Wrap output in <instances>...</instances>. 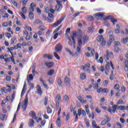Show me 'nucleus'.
I'll return each instance as SVG.
<instances>
[{"label":"nucleus","mask_w":128,"mask_h":128,"mask_svg":"<svg viewBox=\"0 0 128 128\" xmlns=\"http://www.w3.org/2000/svg\"><path fill=\"white\" fill-rule=\"evenodd\" d=\"M116 110H126V107H124V106H118V105H113V106L108 107V112L114 114Z\"/></svg>","instance_id":"obj_1"},{"label":"nucleus","mask_w":128,"mask_h":128,"mask_svg":"<svg viewBox=\"0 0 128 128\" xmlns=\"http://www.w3.org/2000/svg\"><path fill=\"white\" fill-rule=\"evenodd\" d=\"M103 58L106 60H110V58H114V54L112 52H110L108 50H107L104 53Z\"/></svg>","instance_id":"obj_2"},{"label":"nucleus","mask_w":128,"mask_h":128,"mask_svg":"<svg viewBox=\"0 0 128 128\" xmlns=\"http://www.w3.org/2000/svg\"><path fill=\"white\" fill-rule=\"evenodd\" d=\"M110 66H111L112 70H114V64H112V61L106 62V64L105 66V74L106 76H108V70H110Z\"/></svg>","instance_id":"obj_3"},{"label":"nucleus","mask_w":128,"mask_h":128,"mask_svg":"<svg viewBox=\"0 0 128 128\" xmlns=\"http://www.w3.org/2000/svg\"><path fill=\"white\" fill-rule=\"evenodd\" d=\"M28 94H26L25 96V99L24 101L22 102V108H23V112H25L26 110V107L28 106Z\"/></svg>","instance_id":"obj_4"},{"label":"nucleus","mask_w":128,"mask_h":128,"mask_svg":"<svg viewBox=\"0 0 128 128\" xmlns=\"http://www.w3.org/2000/svg\"><path fill=\"white\" fill-rule=\"evenodd\" d=\"M68 40H69L68 42V44L70 46H73L74 48H76V40H74V36H71V38L68 37Z\"/></svg>","instance_id":"obj_5"},{"label":"nucleus","mask_w":128,"mask_h":128,"mask_svg":"<svg viewBox=\"0 0 128 128\" xmlns=\"http://www.w3.org/2000/svg\"><path fill=\"white\" fill-rule=\"evenodd\" d=\"M62 100V96H60V94H58L56 96V108L57 110H58V108H60V102Z\"/></svg>","instance_id":"obj_6"},{"label":"nucleus","mask_w":128,"mask_h":128,"mask_svg":"<svg viewBox=\"0 0 128 128\" xmlns=\"http://www.w3.org/2000/svg\"><path fill=\"white\" fill-rule=\"evenodd\" d=\"M64 20V17L61 18L56 22L52 24V28H56V26H58V24H62V22Z\"/></svg>","instance_id":"obj_7"},{"label":"nucleus","mask_w":128,"mask_h":128,"mask_svg":"<svg viewBox=\"0 0 128 128\" xmlns=\"http://www.w3.org/2000/svg\"><path fill=\"white\" fill-rule=\"evenodd\" d=\"M105 20H110L111 22L113 24H114L116 22H118V20L114 18V16H108L106 18Z\"/></svg>","instance_id":"obj_8"},{"label":"nucleus","mask_w":128,"mask_h":128,"mask_svg":"<svg viewBox=\"0 0 128 128\" xmlns=\"http://www.w3.org/2000/svg\"><path fill=\"white\" fill-rule=\"evenodd\" d=\"M62 44H60V43H58L55 47V52H60L62 50Z\"/></svg>","instance_id":"obj_9"},{"label":"nucleus","mask_w":128,"mask_h":128,"mask_svg":"<svg viewBox=\"0 0 128 128\" xmlns=\"http://www.w3.org/2000/svg\"><path fill=\"white\" fill-rule=\"evenodd\" d=\"M57 2V4L56 6V8H58V10H60V8H62V4H60V2H66V0H58V1H56Z\"/></svg>","instance_id":"obj_10"},{"label":"nucleus","mask_w":128,"mask_h":128,"mask_svg":"<svg viewBox=\"0 0 128 128\" xmlns=\"http://www.w3.org/2000/svg\"><path fill=\"white\" fill-rule=\"evenodd\" d=\"M104 13L98 12V13L95 14L94 16H95V18H97V20H100V18H102L104 16Z\"/></svg>","instance_id":"obj_11"},{"label":"nucleus","mask_w":128,"mask_h":128,"mask_svg":"<svg viewBox=\"0 0 128 128\" xmlns=\"http://www.w3.org/2000/svg\"><path fill=\"white\" fill-rule=\"evenodd\" d=\"M97 92H98V93L103 92L104 94H106L108 92V89L106 88H100V89L97 90Z\"/></svg>","instance_id":"obj_12"},{"label":"nucleus","mask_w":128,"mask_h":128,"mask_svg":"<svg viewBox=\"0 0 128 128\" xmlns=\"http://www.w3.org/2000/svg\"><path fill=\"white\" fill-rule=\"evenodd\" d=\"M64 82L65 84L68 86V88H70V79H68V76H66L64 78Z\"/></svg>","instance_id":"obj_13"},{"label":"nucleus","mask_w":128,"mask_h":128,"mask_svg":"<svg viewBox=\"0 0 128 128\" xmlns=\"http://www.w3.org/2000/svg\"><path fill=\"white\" fill-rule=\"evenodd\" d=\"M36 90L37 94H40V96H42V88H40V84L37 85Z\"/></svg>","instance_id":"obj_14"},{"label":"nucleus","mask_w":128,"mask_h":128,"mask_svg":"<svg viewBox=\"0 0 128 128\" xmlns=\"http://www.w3.org/2000/svg\"><path fill=\"white\" fill-rule=\"evenodd\" d=\"M36 4L34 2H32L30 4V12H34V8H36Z\"/></svg>","instance_id":"obj_15"},{"label":"nucleus","mask_w":128,"mask_h":128,"mask_svg":"<svg viewBox=\"0 0 128 128\" xmlns=\"http://www.w3.org/2000/svg\"><path fill=\"white\" fill-rule=\"evenodd\" d=\"M48 16L49 17L48 18V20L49 22H54V19L52 18H54V14L52 13H49Z\"/></svg>","instance_id":"obj_16"},{"label":"nucleus","mask_w":128,"mask_h":128,"mask_svg":"<svg viewBox=\"0 0 128 128\" xmlns=\"http://www.w3.org/2000/svg\"><path fill=\"white\" fill-rule=\"evenodd\" d=\"M28 125L29 128H32L34 126V120L30 119L29 120V122L28 123Z\"/></svg>","instance_id":"obj_17"},{"label":"nucleus","mask_w":128,"mask_h":128,"mask_svg":"<svg viewBox=\"0 0 128 128\" xmlns=\"http://www.w3.org/2000/svg\"><path fill=\"white\" fill-rule=\"evenodd\" d=\"M77 98L80 101L81 104H86V100H84V99H82V97L81 96H77Z\"/></svg>","instance_id":"obj_18"},{"label":"nucleus","mask_w":128,"mask_h":128,"mask_svg":"<svg viewBox=\"0 0 128 128\" xmlns=\"http://www.w3.org/2000/svg\"><path fill=\"white\" fill-rule=\"evenodd\" d=\"M82 46H77L76 48V56H78L79 54H82Z\"/></svg>","instance_id":"obj_19"},{"label":"nucleus","mask_w":128,"mask_h":128,"mask_svg":"<svg viewBox=\"0 0 128 128\" xmlns=\"http://www.w3.org/2000/svg\"><path fill=\"white\" fill-rule=\"evenodd\" d=\"M78 46H82V36H79L78 37Z\"/></svg>","instance_id":"obj_20"},{"label":"nucleus","mask_w":128,"mask_h":128,"mask_svg":"<svg viewBox=\"0 0 128 128\" xmlns=\"http://www.w3.org/2000/svg\"><path fill=\"white\" fill-rule=\"evenodd\" d=\"M124 69L126 70V72H128V60L126 59L125 60L124 62Z\"/></svg>","instance_id":"obj_21"},{"label":"nucleus","mask_w":128,"mask_h":128,"mask_svg":"<svg viewBox=\"0 0 128 128\" xmlns=\"http://www.w3.org/2000/svg\"><path fill=\"white\" fill-rule=\"evenodd\" d=\"M30 116L32 118H34L35 120H36L38 118H36V112L34 111L30 112L29 114Z\"/></svg>","instance_id":"obj_22"},{"label":"nucleus","mask_w":128,"mask_h":128,"mask_svg":"<svg viewBox=\"0 0 128 128\" xmlns=\"http://www.w3.org/2000/svg\"><path fill=\"white\" fill-rule=\"evenodd\" d=\"M45 65L46 66H47V68H52V67L54 66V62H46L45 63Z\"/></svg>","instance_id":"obj_23"},{"label":"nucleus","mask_w":128,"mask_h":128,"mask_svg":"<svg viewBox=\"0 0 128 128\" xmlns=\"http://www.w3.org/2000/svg\"><path fill=\"white\" fill-rule=\"evenodd\" d=\"M26 90V84H24V85L22 91L21 97L24 96V94Z\"/></svg>","instance_id":"obj_24"},{"label":"nucleus","mask_w":128,"mask_h":128,"mask_svg":"<svg viewBox=\"0 0 128 128\" xmlns=\"http://www.w3.org/2000/svg\"><path fill=\"white\" fill-rule=\"evenodd\" d=\"M82 38L84 40V44H86L88 42V37L86 35H84Z\"/></svg>","instance_id":"obj_25"},{"label":"nucleus","mask_w":128,"mask_h":128,"mask_svg":"<svg viewBox=\"0 0 128 128\" xmlns=\"http://www.w3.org/2000/svg\"><path fill=\"white\" fill-rule=\"evenodd\" d=\"M96 40L97 42H100L102 41L103 40H104V38L102 35H100L97 37Z\"/></svg>","instance_id":"obj_26"},{"label":"nucleus","mask_w":128,"mask_h":128,"mask_svg":"<svg viewBox=\"0 0 128 128\" xmlns=\"http://www.w3.org/2000/svg\"><path fill=\"white\" fill-rule=\"evenodd\" d=\"M6 118H8V116L6 114L2 115V114H0V120H6Z\"/></svg>","instance_id":"obj_27"},{"label":"nucleus","mask_w":128,"mask_h":128,"mask_svg":"<svg viewBox=\"0 0 128 128\" xmlns=\"http://www.w3.org/2000/svg\"><path fill=\"white\" fill-rule=\"evenodd\" d=\"M56 124L58 126H62V124H60V116H59L57 120L56 121Z\"/></svg>","instance_id":"obj_28"},{"label":"nucleus","mask_w":128,"mask_h":128,"mask_svg":"<svg viewBox=\"0 0 128 128\" xmlns=\"http://www.w3.org/2000/svg\"><path fill=\"white\" fill-rule=\"evenodd\" d=\"M32 80H34V76L32 74H30L27 76L28 82L32 81Z\"/></svg>","instance_id":"obj_29"},{"label":"nucleus","mask_w":128,"mask_h":128,"mask_svg":"<svg viewBox=\"0 0 128 128\" xmlns=\"http://www.w3.org/2000/svg\"><path fill=\"white\" fill-rule=\"evenodd\" d=\"M70 98H68V96L66 94L64 95L63 98V100L64 102H68Z\"/></svg>","instance_id":"obj_30"},{"label":"nucleus","mask_w":128,"mask_h":128,"mask_svg":"<svg viewBox=\"0 0 128 128\" xmlns=\"http://www.w3.org/2000/svg\"><path fill=\"white\" fill-rule=\"evenodd\" d=\"M92 127L93 128H100V126H98L96 123V121L94 120L92 121Z\"/></svg>","instance_id":"obj_31"},{"label":"nucleus","mask_w":128,"mask_h":128,"mask_svg":"<svg viewBox=\"0 0 128 128\" xmlns=\"http://www.w3.org/2000/svg\"><path fill=\"white\" fill-rule=\"evenodd\" d=\"M86 74H84L81 73L80 74V80H86Z\"/></svg>","instance_id":"obj_32"},{"label":"nucleus","mask_w":128,"mask_h":128,"mask_svg":"<svg viewBox=\"0 0 128 128\" xmlns=\"http://www.w3.org/2000/svg\"><path fill=\"white\" fill-rule=\"evenodd\" d=\"M43 57L48 58V60H52V55L48 54L44 55Z\"/></svg>","instance_id":"obj_33"},{"label":"nucleus","mask_w":128,"mask_h":128,"mask_svg":"<svg viewBox=\"0 0 128 128\" xmlns=\"http://www.w3.org/2000/svg\"><path fill=\"white\" fill-rule=\"evenodd\" d=\"M14 50H18V48H22V44L18 43L16 45L14 46Z\"/></svg>","instance_id":"obj_34"},{"label":"nucleus","mask_w":128,"mask_h":128,"mask_svg":"<svg viewBox=\"0 0 128 128\" xmlns=\"http://www.w3.org/2000/svg\"><path fill=\"white\" fill-rule=\"evenodd\" d=\"M116 29L115 30L116 34H120V25H118V24H116Z\"/></svg>","instance_id":"obj_35"},{"label":"nucleus","mask_w":128,"mask_h":128,"mask_svg":"<svg viewBox=\"0 0 128 128\" xmlns=\"http://www.w3.org/2000/svg\"><path fill=\"white\" fill-rule=\"evenodd\" d=\"M11 2L14 6L18 7V3L14 0H12Z\"/></svg>","instance_id":"obj_36"},{"label":"nucleus","mask_w":128,"mask_h":128,"mask_svg":"<svg viewBox=\"0 0 128 128\" xmlns=\"http://www.w3.org/2000/svg\"><path fill=\"white\" fill-rule=\"evenodd\" d=\"M38 28L40 30H42V32H44V30H46V27L44 26H38Z\"/></svg>","instance_id":"obj_37"},{"label":"nucleus","mask_w":128,"mask_h":128,"mask_svg":"<svg viewBox=\"0 0 128 128\" xmlns=\"http://www.w3.org/2000/svg\"><path fill=\"white\" fill-rule=\"evenodd\" d=\"M65 50L68 52V54H70V56L72 55V51L70 50L68 48H65Z\"/></svg>","instance_id":"obj_38"},{"label":"nucleus","mask_w":128,"mask_h":128,"mask_svg":"<svg viewBox=\"0 0 128 128\" xmlns=\"http://www.w3.org/2000/svg\"><path fill=\"white\" fill-rule=\"evenodd\" d=\"M28 17L30 20H34V16L32 12H30Z\"/></svg>","instance_id":"obj_39"},{"label":"nucleus","mask_w":128,"mask_h":128,"mask_svg":"<svg viewBox=\"0 0 128 128\" xmlns=\"http://www.w3.org/2000/svg\"><path fill=\"white\" fill-rule=\"evenodd\" d=\"M54 70H51L49 72H48V76H52V74H54Z\"/></svg>","instance_id":"obj_40"},{"label":"nucleus","mask_w":128,"mask_h":128,"mask_svg":"<svg viewBox=\"0 0 128 128\" xmlns=\"http://www.w3.org/2000/svg\"><path fill=\"white\" fill-rule=\"evenodd\" d=\"M94 30V28L92 26L89 27L88 28V32H92Z\"/></svg>","instance_id":"obj_41"},{"label":"nucleus","mask_w":128,"mask_h":128,"mask_svg":"<svg viewBox=\"0 0 128 128\" xmlns=\"http://www.w3.org/2000/svg\"><path fill=\"white\" fill-rule=\"evenodd\" d=\"M106 39H104L102 40V41H101L100 46H106Z\"/></svg>","instance_id":"obj_42"},{"label":"nucleus","mask_w":128,"mask_h":128,"mask_svg":"<svg viewBox=\"0 0 128 128\" xmlns=\"http://www.w3.org/2000/svg\"><path fill=\"white\" fill-rule=\"evenodd\" d=\"M54 56L56 58V60H60V58L58 56V54L56 52H54Z\"/></svg>","instance_id":"obj_43"},{"label":"nucleus","mask_w":128,"mask_h":128,"mask_svg":"<svg viewBox=\"0 0 128 128\" xmlns=\"http://www.w3.org/2000/svg\"><path fill=\"white\" fill-rule=\"evenodd\" d=\"M50 36V30H48L46 33V37L47 38H48Z\"/></svg>","instance_id":"obj_44"},{"label":"nucleus","mask_w":128,"mask_h":128,"mask_svg":"<svg viewBox=\"0 0 128 128\" xmlns=\"http://www.w3.org/2000/svg\"><path fill=\"white\" fill-rule=\"evenodd\" d=\"M46 110L48 114H52V108H50L48 107Z\"/></svg>","instance_id":"obj_45"},{"label":"nucleus","mask_w":128,"mask_h":128,"mask_svg":"<svg viewBox=\"0 0 128 128\" xmlns=\"http://www.w3.org/2000/svg\"><path fill=\"white\" fill-rule=\"evenodd\" d=\"M18 14H20L22 18L23 19L26 20V16L22 12H19Z\"/></svg>","instance_id":"obj_46"},{"label":"nucleus","mask_w":128,"mask_h":128,"mask_svg":"<svg viewBox=\"0 0 128 128\" xmlns=\"http://www.w3.org/2000/svg\"><path fill=\"white\" fill-rule=\"evenodd\" d=\"M83 70H84V72H90V70L88 68H86L85 66H82Z\"/></svg>","instance_id":"obj_47"},{"label":"nucleus","mask_w":128,"mask_h":128,"mask_svg":"<svg viewBox=\"0 0 128 128\" xmlns=\"http://www.w3.org/2000/svg\"><path fill=\"white\" fill-rule=\"evenodd\" d=\"M48 97H45L44 99V106H46V104H48Z\"/></svg>","instance_id":"obj_48"},{"label":"nucleus","mask_w":128,"mask_h":128,"mask_svg":"<svg viewBox=\"0 0 128 128\" xmlns=\"http://www.w3.org/2000/svg\"><path fill=\"white\" fill-rule=\"evenodd\" d=\"M84 120L87 128H88L90 126V122L86 119H84Z\"/></svg>","instance_id":"obj_49"},{"label":"nucleus","mask_w":128,"mask_h":128,"mask_svg":"<svg viewBox=\"0 0 128 128\" xmlns=\"http://www.w3.org/2000/svg\"><path fill=\"white\" fill-rule=\"evenodd\" d=\"M50 8H48V7H46L44 10V12H46L47 14L50 12Z\"/></svg>","instance_id":"obj_50"},{"label":"nucleus","mask_w":128,"mask_h":128,"mask_svg":"<svg viewBox=\"0 0 128 128\" xmlns=\"http://www.w3.org/2000/svg\"><path fill=\"white\" fill-rule=\"evenodd\" d=\"M2 26H4V28H8V22H4L2 23Z\"/></svg>","instance_id":"obj_51"},{"label":"nucleus","mask_w":128,"mask_h":128,"mask_svg":"<svg viewBox=\"0 0 128 128\" xmlns=\"http://www.w3.org/2000/svg\"><path fill=\"white\" fill-rule=\"evenodd\" d=\"M106 122V120H103L101 122L100 124H101L102 126H104L105 124H106V122Z\"/></svg>","instance_id":"obj_52"},{"label":"nucleus","mask_w":128,"mask_h":128,"mask_svg":"<svg viewBox=\"0 0 128 128\" xmlns=\"http://www.w3.org/2000/svg\"><path fill=\"white\" fill-rule=\"evenodd\" d=\"M28 2V0H23L22 2V6H26Z\"/></svg>","instance_id":"obj_53"},{"label":"nucleus","mask_w":128,"mask_h":128,"mask_svg":"<svg viewBox=\"0 0 128 128\" xmlns=\"http://www.w3.org/2000/svg\"><path fill=\"white\" fill-rule=\"evenodd\" d=\"M62 28V26H60L58 28H56L54 32V34H56V32H58L60 30V28Z\"/></svg>","instance_id":"obj_54"},{"label":"nucleus","mask_w":128,"mask_h":128,"mask_svg":"<svg viewBox=\"0 0 128 128\" xmlns=\"http://www.w3.org/2000/svg\"><path fill=\"white\" fill-rule=\"evenodd\" d=\"M22 12L23 14H26V7H24L22 8Z\"/></svg>","instance_id":"obj_55"},{"label":"nucleus","mask_w":128,"mask_h":128,"mask_svg":"<svg viewBox=\"0 0 128 128\" xmlns=\"http://www.w3.org/2000/svg\"><path fill=\"white\" fill-rule=\"evenodd\" d=\"M58 86H60L62 84V78H58Z\"/></svg>","instance_id":"obj_56"},{"label":"nucleus","mask_w":128,"mask_h":128,"mask_svg":"<svg viewBox=\"0 0 128 128\" xmlns=\"http://www.w3.org/2000/svg\"><path fill=\"white\" fill-rule=\"evenodd\" d=\"M29 86H30V90H32L34 88V85L32 83H30Z\"/></svg>","instance_id":"obj_57"},{"label":"nucleus","mask_w":128,"mask_h":128,"mask_svg":"<svg viewBox=\"0 0 128 128\" xmlns=\"http://www.w3.org/2000/svg\"><path fill=\"white\" fill-rule=\"evenodd\" d=\"M10 80H12V78L10 77V76H7L6 78V82H10Z\"/></svg>","instance_id":"obj_58"},{"label":"nucleus","mask_w":128,"mask_h":128,"mask_svg":"<svg viewBox=\"0 0 128 128\" xmlns=\"http://www.w3.org/2000/svg\"><path fill=\"white\" fill-rule=\"evenodd\" d=\"M5 36H6V38H12V35L10 33H5Z\"/></svg>","instance_id":"obj_59"},{"label":"nucleus","mask_w":128,"mask_h":128,"mask_svg":"<svg viewBox=\"0 0 128 128\" xmlns=\"http://www.w3.org/2000/svg\"><path fill=\"white\" fill-rule=\"evenodd\" d=\"M70 28H66V33L65 34H70Z\"/></svg>","instance_id":"obj_60"},{"label":"nucleus","mask_w":128,"mask_h":128,"mask_svg":"<svg viewBox=\"0 0 128 128\" xmlns=\"http://www.w3.org/2000/svg\"><path fill=\"white\" fill-rule=\"evenodd\" d=\"M110 40L111 42H114V36H112V35H110Z\"/></svg>","instance_id":"obj_61"},{"label":"nucleus","mask_w":128,"mask_h":128,"mask_svg":"<svg viewBox=\"0 0 128 128\" xmlns=\"http://www.w3.org/2000/svg\"><path fill=\"white\" fill-rule=\"evenodd\" d=\"M128 37H126V38H123L124 44H126V42H128Z\"/></svg>","instance_id":"obj_62"},{"label":"nucleus","mask_w":128,"mask_h":128,"mask_svg":"<svg viewBox=\"0 0 128 128\" xmlns=\"http://www.w3.org/2000/svg\"><path fill=\"white\" fill-rule=\"evenodd\" d=\"M26 40H30V36L28 34L26 35Z\"/></svg>","instance_id":"obj_63"},{"label":"nucleus","mask_w":128,"mask_h":128,"mask_svg":"<svg viewBox=\"0 0 128 128\" xmlns=\"http://www.w3.org/2000/svg\"><path fill=\"white\" fill-rule=\"evenodd\" d=\"M116 126H117L118 128H122V126L120 123L116 122Z\"/></svg>","instance_id":"obj_64"}]
</instances>
